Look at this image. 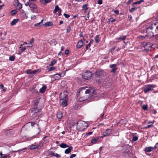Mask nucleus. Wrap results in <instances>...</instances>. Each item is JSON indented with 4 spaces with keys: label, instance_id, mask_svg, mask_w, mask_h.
I'll return each mask as SVG.
<instances>
[{
    "label": "nucleus",
    "instance_id": "1",
    "mask_svg": "<svg viewBox=\"0 0 158 158\" xmlns=\"http://www.w3.org/2000/svg\"><path fill=\"white\" fill-rule=\"evenodd\" d=\"M60 104L63 107L67 105L68 101V97L63 93H60Z\"/></svg>",
    "mask_w": 158,
    "mask_h": 158
},
{
    "label": "nucleus",
    "instance_id": "2",
    "mask_svg": "<svg viewBox=\"0 0 158 158\" xmlns=\"http://www.w3.org/2000/svg\"><path fill=\"white\" fill-rule=\"evenodd\" d=\"M77 129L80 131H84L88 127L85 122L82 121L77 122Z\"/></svg>",
    "mask_w": 158,
    "mask_h": 158
},
{
    "label": "nucleus",
    "instance_id": "3",
    "mask_svg": "<svg viewBox=\"0 0 158 158\" xmlns=\"http://www.w3.org/2000/svg\"><path fill=\"white\" fill-rule=\"evenodd\" d=\"M86 88H87V87H84L80 88L78 89V91H79V94H81L82 95L89 94L90 92H91L92 89L91 88H89L88 89H86Z\"/></svg>",
    "mask_w": 158,
    "mask_h": 158
},
{
    "label": "nucleus",
    "instance_id": "4",
    "mask_svg": "<svg viewBox=\"0 0 158 158\" xmlns=\"http://www.w3.org/2000/svg\"><path fill=\"white\" fill-rule=\"evenodd\" d=\"M151 30H154L156 33H158V23H155L152 24L147 29V32H149Z\"/></svg>",
    "mask_w": 158,
    "mask_h": 158
},
{
    "label": "nucleus",
    "instance_id": "5",
    "mask_svg": "<svg viewBox=\"0 0 158 158\" xmlns=\"http://www.w3.org/2000/svg\"><path fill=\"white\" fill-rule=\"evenodd\" d=\"M77 98H78L80 102H82L86 100L89 97V96L87 94L82 95L81 94H79V91L78 90L77 94Z\"/></svg>",
    "mask_w": 158,
    "mask_h": 158
},
{
    "label": "nucleus",
    "instance_id": "6",
    "mask_svg": "<svg viewBox=\"0 0 158 158\" xmlns=\"http://www.w3.org/2000/svg\"><path fill=\"white\" fill-rule=\"evenodd\" d=\"M92 73L90 71H86L82 74L83 78L86 80H88L91 78Z\"/></svg>",
    "mask_w": 158,
    "mask_h": 158
},
{
    "label": "nucleus",
    "instance_id": "7",
    "mask_svg": "<svg viewBox=\"0 0 158 158\" xmlns=\"http://www.w3.org/2000/svg\"><path fill=\"white\" fill-rule=\"evenodd\" d=\"M153 89V85H145L144 87V90L145 93H147L150 91H152Z\"/></svg>",
    "mask_w": 158,
    "mask_h": 158
},
{
    "label": "nucleus",
    "instance_id": "8",
    "mask_svg": "<svg viewBox=\"0 0 158 158\" xmlns=\"http://www.w3.org/2000/svg\"><path fill=\"white\" fill-rule=\"evenodd\" d=\"M29 6L33 13L37 12V6L35 4L31 3H30Z\"/></svg>",
    "mask_w": 158,
    "mask_h": 158
},
{
    "label": "nucleus",
    "instance_id": "9",
    "mask_svg": "<svg viewBox=\"0 0 158 158\" xmlns=\"http://www.w3.org/2000/svg\"><path fill=\"white\" fill-rule=\"evenodd\" d=\"M105 74V72L103 70L100 69L97 70L96 72V76L97 77L102 76Z\"/></svg>",
    "mask_w": 158,
    "mask_h": 158
},
{
    "label": "nucleus",
    "instance_id": "10",
    "mask_svg": "<svg viewBox=\"0 0 158 158\" xmlns=\"http://www.w3.org/2000/svg\"><path fill=\"white\" fill-rule=\"evenodd\" d=\"M112 131L110 129H108L106 130L102 134V138L107 136H109L112 133Z\"/></svg>",
    "mask_w": 158,
    "mask_h": 158
},
{
    "label": "nucleus",
    "instance_id": "11",
    "mask_svg": "<svg viewBox=\"0 0 158 158\" xmlns=\"http://www.w3.org/2000/svg\"><path fill=\"white\" fill-rule=\"evenodd\" d=\"M143 44L145 49L146 50H149V48H151L152 45L151 43H146V42H143Z\"/></svg>",
    "mask_w": 158,
    "mask_h": 158
},
{
    "label": "nucleus",
    "instance_id": "12",
    "mask_svg": "<svg viewBox=\"0 0 158 158\" xmlns=\"http://www.w3.org/2000/svg\"><path fill=\"white\" fill-rule=\"evenodd\" d=\"M64 74L62 73H57L54 75L53 77L55 80H57L60 79L61 77L64 76Z\"/></svg>",
    "mask_w": 158,
    "mask_h": 158
},
{
    "label": "nucleus",
    "instance_id": "13",
    "mask_svg": "<svg viewBox=\"0 0 158 158\" xmlns=\"http://www.w3.org/2000/svg\"><path fill=\"white\" fill-rule=\"evenodd\" d=\"M58 11V16H60L61 14V10L60 9L58 5L56 6L55 9L53 11L54 14H56V12Z\"/></svg>",
    "mask_w": 158,
    "mask_h": 158
},
{
    "label": "nucleus",
    "instance_id": "14",
    "mask_svg": "<svg viewBox=\"0 0 158 158\" xmlns=\"http://www.w3.org/2000/svg\"><path fill=\"white\" fill-rule=\"evenodd\" d=\"M110 67L112 69L110 72L112 73H115L116 70V64H113L110 65Z\"/></svg>",
    "mask_w": 158,
    "mask_h": 158
},
{
    "label": "nucleus",
    "instance_id": "15",
    "mask_svg": "<svg viewBox=\"0 0 158 158\" xmlns=\"http://www.w3.org/2000/svg\"><path fill=\"white\" fill-rule=\"evenodd\" d=\"M37 112H38V110L37 109L36 107H34L32 109L31 113H32V114H34L33 116L34 117H36L37 114Z\"/></svg>",
    "mask_w": 158,
    "mask_h": 158
},
{
    "label": "nucleus",
    "instance_id": "16",
    "mask_svg": "<svg viewBox=\"0 0 158 158\" xmlns=\"http://www.w3.org/2000/svg\"><path fill=\"white\" fill-rule=\"evenodd\" d=\"M37 71H38L37 70L31 71L30 69H27V70L26 72L28 74L33 75L36 74Z\"/></svg>",
    "mask_w": 158,
    "mask_h": 158
},
{
    "label": "nucleus",
    "instance_id": "17",
    "mask_svg": "<svg viewBox=\"0 0 158 158\" xmlns=\"http://www.w3.org/2000/svg\"><path fill=\"white\" fill-rule=\"evenodd\" d=\"M154 149V148L152 147H149L146 148L144 150L146 152H150Z\"/></svg>",
    "mask_w": 158,
    "mask_h": 158
},
{
    "label": "nucleus",
    "instance_id": "18",
    "mask_svg": "<svg viewBox=\"0 0 158 158\" xmlns=\"http://www.w3.org/2000/svg\"><path fill=\"white\" fill-rule=\"evenodd\" d=\"M83 45V42L82 40H80L77 43L76 47L78 48H81Z\"/></svg>",
    "mask_w": 158,
    "mask_h": 158
},
{
    "label": "nucleus",
    "instance_id": "19",
    "mask_svg": "<svg viewBox=\"0 0 158 158\" xmlns=\"http://www.w3.org/2000/svg\"><path fill=\"white\" fill-rule=\"evenodd\" d=\"M15 5L19 9H21L22 7V5L19 2V1L18 0H16L15 1Z\"/></svg>",
    "mask_w": 158,
    "mask_h": 158
},
{
    "label": "nucleus",
    "instance_id": "20",
    "mask_svg": "<svg viewBox=\"0 0 158 158\" xmlns=\"http://www.w3.org/2000/svg\"><path fill=\"white\" fill-rule=\"evenodd\" d=\"M136 133H133L132 134L133 139L132 140V141H135L138 139V137L136 136Z\"/></svg>",
    "mask_w": 158,
    "mask_h": 158
},
{
    "label": "nucleus",
    "instance_id": "21",
    "mask_svg": "<svg viewBox=\"0 0 158 158\" xmlns=\"http://www.w3.org/2000/svg\"><path fill=\"white\" fill-rule=\"evenodd\" d=\"M73 149V147L72 146L66 149L64 151V153L65 154H69L71 152Z\"/></svg>",
    "mask_w": 158,
    "mask_h": 158
},
{
    "label": "nucleus",
    "instance_id": "22",
    "mask_svg": "<svg viewBox=\"0 0 158 158\" xmlns=\"http://www.w3.org/2000/svg\"><path fill=\"white\" fill-rule=\"evenodd\" d=\"M39 147V145H36L35 144H32L30 146L29 148L31 150H33L37 148H38Z\"/></svg>",
    "mask_w": 158,
    "mask_h": 158
},
{
    "label": "nucleus",
    "instance_id": "23",
    "mask_svg": "<svg viewBox=\"0 0 158 158\" xmlns=\"http://www.w3.org/2000/svg\"><path fill=\"white\" fill-rule=\"evenodd\" d=\"M19 21L18 19H14L10 23L11 26H13L16 24Z\"/></svg>",
    "mask_w": 158,
    "mask_h": 158
},
{
    "label": "nucleus",
    "instance_id": "24",
    "mask_svg": "<svg viewBox=\"0 0 158 158\" xmlns=\"http://www.w3.org/2000/svg\"><path fill=\"white\" fill-rule=\"evenodd\" d=\"M126 38V36L125 35H124L121 37H120L117 39V40L118 41L120 42L122 40L123 41L125 40Z\"/></svg>",
    "mask_w": 158,
    "mask_h": 158
},
{
    "label": "nucleus",
    "instance_id": "25",
    "mask_svg": "<svg viewBox=\"0 0 158 158\" xmlns=\"http://www.w3.org/2000/svg\"><path fill=\"white\" fill-rule=\"evenodd\" d=\"M52 1V0H40L41 3L45 5Z\"/></svg>",
    "mask_w": 158,
    "mask_h": 158
},
{
    "label": "nucleus",
    "instance_id": "26",
    "mask_svg": "<svg viewBox=\"0 0 158 158\" xmlns=\"http://www.w3.org/2000/svg\"><path fill=\"white\" fill-rule=\"evenodd\" d=\"M99 139V137L94 138L91 141V143L93 144H95L98 143Z\"/></svg>",
    "mask_w": 158,
    "mask_h": 158
},
{
    "label": "nucleus",
    "instance_id": "27",
    "mask_svg": "<svg viewBox=\"0 0 158 158\" xmlns=\"http://www.w3.org/2000/svg\"><path fill=\"white\" fill-rule=\"evenodd\" d=\"M46 89V87L45 86H43V87L40 89V92L42 93H44Z\"/></svg>",
    "mask_w": 158,
    "mask_h": 158
},
{
    "label": "nucleus",
    "instance_id": "28",
    "mask_svg": "<svg viewBox=\"0 0 158 158\" xmlns=\"http://www.w3.org/2000/svg\"><path fill=\"white\" fill-rule=\"evenodd\" d=\"M56 115L58 119H61L62 117V113L61 112H59L57 113Z\"/></svg>",
    "mask_w": 158,
    "mask_h": 158
},
{
    "label": "nucleus",
    "instance_id": "29",
    "mask_svg": "<svg viewBox=\"0 0 158 158\" xmlns=\"http://www.w3.org/2000/svg\"><path fill=\"white\" fill-rule=\"evenodd\" d=\"M53 23H52L51 22H48L45 23V26L46 27H49L52 26L53 25Z\"/></svg>",
    "mask_w": 158,
    "mask_h": 158
},
{
    "label": "nucleus",
    "instance_id": "30",
    "mask_svg": "<svg viewBox=\"0 0 158 158\" xmlns=\"http://www.w3.org/2000/svg\"><path fill=\"white\" fill-rule=\"evenodd\" d=\"M144 2V1L143 0H141L139 1H138L137 2H134L133 4H132V6H134V5L135 4H139L140 3H141V2Z\"/></svg>",
    "mask_w": 158,
    "mask_h": 158
},
{
    "label": "nucleus",
    "instance_id": "31",
    "mask_svg": "<svg viewBox=\"0 0 158 158\" xmlns=\"http://www.w3.org/2000/svg\"><path fill=\"white\" fill-rule=\"evenodd\" d=\"M60 147L62 148H65L69 147V146L64 143H62L60 145Z\"/></svg>",
    "mask_w": 158,
    "mask_h": 158
},
{
    "label": "nucleus",
    "instance_id": "32",
    "mask_svg": "<svg viewBox=\"0 0 158 158\" xmlns=\"http://www.w3.org/2000/svg\"><path fill=\"white\" fill-rule=\"evenodd\" d=\"M24 4L26 6H28L29 5L30 2V0H24Z\"/></svg>",
    "mask_w": 158,
    "mask_h": 158
},
{
    "label": "nucleus",
    "instance_id": "33",
    "mask_svg": "<svg viewBox=\"0 0 158 158\" xmlns=\"http://www.w3.org/2000/svg\"><path fill=\"white\" fill-rule=\"evenodd\" d=\"M99 35H98L94 37V40L97 43H98L100 40L99 38Z\"/></svg>",
    "mask_w": 158,
    "mask_h": 158
},
{
    "label": "nucleus",
    "instance_id": "34",
    "mask_svg": "<svg viewBox=\"0 0 158 158\" xmlns=\"http://www.w3.org/2000/svg\"><path fill=\"white\" fill-rule=\"evenodd\" d=\"M148 123L149 124L151 123V124H149V125H148V126H147L144 127V128H145V129H147V128H150V127H151L152 126V125L153 124L152 123V122H149Z\"/></svg>",
    "mask_w": 158,
    "mask_h": 158
},
{
    "label": "nucleus",
    "instance_id": "35",
    "mask_svg": "<svg viewBox=\"0 0 158 158\" xmlns=\"http://www.w3.org/2000/svg\"><path fill=\"white\" fill-rule=\"evenodd\" d=\"M56 60H53L51 61V64H50L49 65L50 66H53L56 63Z\"/></svg>",
    "mask_w": 158,
    "mask_h": 158
},
{
    "label": "nucleus",
    "instance_id": "36",
    "mask_svg": "<svg viewBox=\"0 0 158 158\" xmlns=\"http://www.w3.org/2000/svg\"><path fill=\"white\" fill-rule=\"evenodd\" d=\"M15 58V56H10L9 58V60L11 61H14Z\"/></svg>",
    "mask_w": 158,
    "mask_h": 158
},
{
    "label": "nucleus",
    "instance_id": "37",
    "mask_svg": "<svg viewBox=\"0 0 158 158\" xmlns=\"http://www.w3.org/2000/svg\"><path fill=\"white\" fill-rule=\"evenodd\" d=\"M71 28L70 25H69L67 26L66 29V31L67 33H69L71 30Z\"/></svg>",
    "mask_w": 158,
    "mask_h": 158
},
{
    "label": "nucleus",
    "instance_id": "38",
    "mask_svg": "<svg viewBox=\"0 0 158 158\" xmlns=\"http://www.w3.org/2000/svg\"><path fill=\"white\" fill-rule=\"evenodd\" d=\"M87 6H88L87 4H85V5H83L82 6L83 9L85 10H88V8L87 7Z\"/></svg>",
    "mask_w": 158,
    "mask_h": 158
},
{
    "label": "nucleus",
    "instance_id": "39",
    "mask_svg": "<svg viewBox=\"0 0 158 158\" xmlns=\"http://www.w3.org/2000/svg\"><path fill=\"white\" fill-rule=\"evenodd\" d=\"M39 134V133H38V134H37L36 135H34L30 137L29 138V139H34Z\"/></svg>",
    "mask_w": 158,
    "mask_h": 158
},
{
    "label": "nucleus",
    "instance_id": "40",
    "mask_svg": "<svg viewBox=\"0 0 158 158\" xmlns=\"http://www.w3.org/2000/svg\"><path fill=\"white\" fill-rule=\"evenodd\" d=\"M142 108L144 110H146L148 109V106L146 105H143L142 106Z\"/></svg>",
    "mask_w": 158,
    "mask_h": 158
},
{
    "label": "nucleus",
    "instance_id": "41",
    "mask_svg": "<svg viewBox=\"0 0 158 158\" xmlns=\"http://www.w3.org/2000/svg\"><path fill=\"white\" fill-rule=\"evenodd\" d=\"M92 134V132H89L86 133L85 134V137H86L88 135H90Z\"/></svg>",
    "mask_w": 158,
    "mask_h": 158
},
{
    "label": "nucleus",
    "instance_id": "42",
    "mask_svg": "<svg viewBox=\"0 0 158 158\" xmlns=\"http://www.w3.org/2000/svg\"><path fill=\"white\" fill-rule=\"evenodd\" d=\"M16 13V11L15 10H14L11 11V13L12 15H15Z\"/></svg>",
    "mask_w": 158,
    "mask_h": 158
},
{
    "label": "nucleus",
    "instance_id": "43",
    "mask_svg": "<svg viewBox=\"0 0 158 158\" xmlns=\"http://www.w3.org/2000/svg\"><path fill=\"white\" fill-rule=\"evenodd\" d=\"M115 19H113L111 20V18L108 21V23H110V22L111 23L114 22L115 21Z\"/></svg>",
    "mask_w": 158,
    "mask_h": 158
},
{
    "label": "nucleus",
    "instance_id": "44",
    "mask_svg": "<svg viewBox=\"0 0 158 158\" xmlns=\"http://www.w3.org/2000/svg\"><path fill=\"white\" fill-rule=\"evenodd\" d=\"M56 69V68L55 67H51L49 69V70L48 71H52V70H54Z\"/></svg>",
    "mask_w": 158,
    "mask_h": 158
},
{
    "label": "nucleus",
    "instance_id": "45",
    "mask_svg": "<svg viewBox=\"0 0 158 158\" xmlns=\"http://www.w3.org/2000/svg\"><path fill=\"white\" fill-rule=\"evenodd\" d=\"M34 42V39L33 38H32L31 40L29 41V44H30L32 45V44Z\"/></svg>",
    "mask_w": 158,
    "mask_h": 158
},
{
    "label": "nucleus",
    "instance_id": "46",
    "mask_svg": "<svg viewBox=\"0 0 158 158\" xmlns=\"http://www.w3.org/2000/svg\"><path fill=\"white\" fill-rule=\"evenodd\" d=\"M42 20L41 22L38 23L37 24H35L34 25V26L35 27H40V24L42 22Z\"/></svg>",
    "mask_w": 158,
    "mask_h": 158
},
{
    "label": "nucleus",
    "instance_id": "47",
    "mask_svg": "<svg viewBox=\"0 0 158 158\" xmlns=\"http://www.w3.org/2000/svg\"><path fill=\"white\" fill-rule=\"evenodd\" d=\"M64 16L65 17L67 18H69L70 16V15L69 14H66L65 13H64Z\"/></svg>",
    "mask_w": 158,
    "mask_h": 158
},
{
    "label": "nucleus",
    "instance_id": "48",
    "mask_svg": "<svg viewBox=\"0 0 158 158\" xmlns=\"http://www.w3.org/2000/svg\"><path fill=\"white\" fill-rule=\"evenodd\" d=\"M27 149V148H23L22 149L19 150H18V151H15V152H18V151L21 152V151H22L23 150H26Z\"/></svg>",
    "mask_w": 158,
    "mask_h": 158
},
{
    "label": "nucleus",
    "instance_id": "49",
    "mask_svg": "<svg viewBox=\"0 0 158 158\" xmlns=\"http://www.w3.org/2000/svg\"><path fill=\"white\" fill-rule=\"evenodd\" d=\"M55 156H56V158H60V155L56 153H55Z\"/></svg>",
    "mask_w": 158,
    "mask_h": 158
},
{
    "label": "nucleus",
    "instance_id": "50",
    "mask_svg": "<svg viewBox=\"0 0 158 158\" xmlns=\"http://www.w3.org/2000/svg\"><path fill=\"white\" fill-rule=\"evenodd\" d=\"M102 0H98V3L99 5H101L102 3Z\"/></svg>",
    "mask_w": 158,
    "mask_h": 158
},
{
    "label": "nucleus",
    "instance_id": "51",
    "mask_svg": "<svg viewBox=\"0 0 158 158\" xmlns=\"http://www.w3.org/2000/svg\"><path fill=\"white\" fill-rule=\"evenodd\" d=\"M129 152V150L128 149H126L124 151V153H128Z\"/></svg>",
    "mask_w": 158,
    "mask_h": 158
},
{
    "label": "nucleus",
    "instance_id": "52",
    "mask_svg": "<svg viewBox=\"0 0 158 158\" xmlns=\"http://www.w3.org/2000/svg\"><path fill=\"white\" fill-rule=\"evenodd\" d=\"M76 156V154H72L70 157V158H73L75 157Z\"/></svg>",
    "mask_w": 158,
    "mask_h": 158
},
{
    "label": "nucleus",
    "instance_id": "53",
    "mask_svg": "<svg viewBox=\"0 0 158 158\" xmlns=\"http://www.w3.org/2000/svg\"><path fill=\"white\" fill-rule=\"evenodd\" d=\"M119 10H115L114 11V13L117 15H118L119 14Z\"/></svg>",
    "mask_w": 158,
    "mask_h": 158
},
{
    "label": "nucleus",
    "instance_id": "54",
    "mask_svg": "<svg viewBox=\"0 0 158 158\" xmlns=\"http://www.w3.org/2000/svg\"><path fill=\"white\" fill-rule=\"evenodd\" d=\"M135 10V8H132L130 10V12H132L133 11Z\"/></svg>",
    "mask_w": 158,
    "mask_h": 158
},
{
    "label": "nucleus",
    "instance_id": "55",
    "mask_svg": "<svg viewBox=\"0 0 158 158\" xmlns=\"http://www.w3.org/2000/svg\"><path fill=\"white\" fill-rule=\"evenodd\" d=\"M133 0H128V1L126 2L127 4H129Z\"/></svg>",
    "mask_w": 158,
    "mask_h": 158
},
{
    "label": "nucleus",
    "instance_id": "56",
    "mask_svg": "<svg viewBox=\"0 0 158 158\" xmlns=\"http://www.w3.org/2000/svg\"><path fill=\"white\" fill-rule=\"evenodd\" d=\"M90 46V44H87L86 46V48L87 49H88L89 48V47Z\"/></svg>",
    "mask_w": 158,
    "mask_h": 158
},
{
    "label": "nucleus",
    "instance_id": "57",
    "mask_svg": "<svg viewBox=\"0 0 158 158\" xmlns=\"http://www.w3.org/2000/svg\"><path fill=\"white\" fill-rule=\"evenodd\" d=\"M69 53V51L68 50H66L65 52V53L66 54H68Z\"/></svg>",
    "mask_w": 158,
    "mask_h": 158
},
{
    "label": "nucleus",
    "instance_id": "58",
    "mask_svg": "<svg viewBox=\"0 0 158 158\" xmlns=\"http://www.w3.org/2000/svg\"><path fill=\"white\" fill-rule=\"evenodd\" d=\"M155 149H156L158 148V142L156 143L155 147H154Z\"/></svg>",
    "mask_w": 158,
    "mask_h": 158
},
{
    "label": "nucleus",
    "instance_id": "59",
    "mask_svg": "<svg viewBox=\"0 0 158 158\" xmlns=\"http://www.w3.org/2000/svg\"><path fill=\"white\" fill-rule=\"evenodd\" d=\"M36 16L35 15H32L31 16V19H36Z\"/></svg>",
    "mask_w": 158,
    "mask_h": 158
},
{
    "label": "nucleus",
    "instance_id": "60",
    "mask_svg": "<svg viewBox=\"0 0 158 158\" xmlns=\"http://www.w3.org/2000/svg\"><path fill=\"white\" fill-rule=\"evenodd\" d=\"M26 49V48L25 47H23L21 49V51H24Z\"/></svg>",
    "mask_w": 158,
    "mask_h": 158
},
{
    "label": "nucleus",
    "instance_id": "61",
    "mask_svg": "<svg viewBox=\"0 0 158 158\" xmlns=\"http://www.w3.org/2000/svg\"><path fill=\"white\" fill-rule=\"evenodd\" d=\"M55 153H54V152H51L50 154V155H52L53 156H55Z\"/></svg>",
    "mask_w": 158,
    "mask_h": 158
},
{
    "label": "nucleus",
    "instance_id": "62",
    "mask_svg": "<svg viewBox=\"0 0 158 158\" xmlns=\"http://www.w3.org/2000/svg\"><path fill=\"white\" fill-rule=\"evenodd\" d=\"M36 124V123L35 122H31V126H34Z\"/></svg>",
    "mask_w": 158,
    "mask_h": 158
},
{
    "label": "nucleus",
    "instance_id": "63",
    "mask_svg": "<svg viewBox=\"0 0 158 158\" xmlns=\"http://www.w3.org/2000/svg\"><path fill=\"white\" fill-rule=\"evenodd\" d=\"M64 46H62L61 48V51H63L64 49Z\"/></svg>",
    "mask_w": 158,
    "mask_h": 158
},
{
    "label": "nucleus",
    "instance_id": "64",
    "mask_svg": "<svg viewBox=\"0 0 158 158\" xmlns=\"http://www.w3.org/2000/svg\"><path fill=\"white\" fill-rule=\"evenodd\" d=\"M93 42H94V40L92 39H91L90 40L89 44H91L93 43Z\"/></svg>",
    "mask_w": 158,
    "mask_h": 158
}]
</instances>
